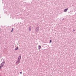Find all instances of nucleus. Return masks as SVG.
<instances>
[{"label":"nucleus","mask_w":76,"mask_h":76,"mask_svg":"<svg viewBox=\"0 0 76 76\" xmlns=\"http://www.w3.org/2000/svg\"><path fill=\"white\" fill-rule=\"evenodd\" d=\"M4 63H2L1 64V66H2V67H3V66H4Z\"/></svg>","instance_id":"nucleus-1"},{"label":"nucleus","mask_w":76,"mask_h":76,"mask_svg":"<svg viewBox=\"0 0 76 76\" xmlns=\"http://www.w3.org/2000/svg\"><path fill=\"white\" fill-rule=\"evenodd\" d=\"M18 60H20L21 59V56H20L18 58Z\"/></svg>","instance_id":"nucleus-2"},{"label":"nucleus","mask_w":76,"mask_h":76,"mask_svg":"<svg viewBox=\"0 0 76 76\" xmlns=\"http://www.w3.org/2000/svg\"><path fill=\"white\" fill-rule=\"evenodd\" d=\"M67 10H68V8L65 9L64 10V12H66Z\"/></svg>","instance_id":"nucleus-3"},{"label":"nucleus","mask_w":76,"mask_h":76,"mask_svg":"<svg viewBox=\"0 0 76 76\" xmlns=\"http://www.w3.org/2000/svg\"><path fill=\"white\" fill-rule=\"evenodd\" d=\"M41 46H39V50H40L41 49Z\"/></svg>","instance_id":"nucleus-4"},{"label":"nucleus","mask_w":76,"mask_h":76,"mask_svg":"<svg viewBox=\"0 0 76 76\" xmlns=\"http://www.w3.org/2000/svg\"><path fill=\"white\" fill-rule=\"evenodd\" d=\"M18 48L17 47L16 48H15V50H18Z\"/></svg>","instance_id":"nucleus-5"},{"label":"nucleus","mask_w":76,"mask_h":76,"mask_svg":"<svg viewBox=\"0 0 76 76\" xmlns=\"http://www.w3.org/2000/svg\"><path fill=\"white\" fill-rule=\"evenodd\" d=\"M13 28H12V29L11 31V32H13Z\"/></svg>","instance_id":"nucleus-6"},{"label":"nucleus","mask_w":76,"mask_h":76,"mask_svg":"<svg viewBox=\"0 0 76 76\" xmlns=\"http://www.w3.org/2000/svg\"><path fill=\"white\" fill-rule=\"evenodd\" d=\"M51 41H52L51 40H50V43H51Z\"/></svg>","instance_id":"nucleus-7"},{"label":"nucleus","mask_w":76,"mask_h":76,"mask_svg":"<svg viewBox=\"0 0 76 76\" xmlns=\"http://www.w3.org/2000/svg\"><path fill=\"white\" fill-rule=\"evenodd\" d=\"M2 67L1 66H0V69H1V67Z\"/></svg>","instance_id":"nucleus-8"},{"label":"nucleus","mask_w":76,"mask_h":76,"mask_svg":"<svg viewBox=\"0 0 76 76\" xmlns=\"http://www.w3.org/2000/svg\"><path fill=\"white\" fill-rule=\"evenodd\" d=\"M20 73H22V72H20Z\"/></svg>","instance_id":"nucleus-9"}]
</instances>
